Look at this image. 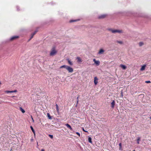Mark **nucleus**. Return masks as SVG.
Instances as JSON below:
<instances>
[{"label":"nucleus","instance_id":"obj_35","mask_svg":"<svg viewBox=\"0 0 151 151\" xmlns=\"http://www.w3.org/2000/svg\"><path fill=\"white\" fill-rule=\"evenodd\" d=\"M41 151H45V150L43 149H41Z\"/></svg>","mask_w":151,"mask_h":151},{"label":"nucleus","instance_id":"obj_1","mask_svg":"<svg viewBox=\"0 0 151 151\" xmlns=\"http://www.w3.org/2000/svg\"><path fill=\"white\" fill-rule=\"evenodd\" d=\"M65 68L69 73H72L73 72V68L68 66L66 65H63L60 67V68Z\"/></svg>","mask_w":151,"mask_h":151},{"label":"nucleus","instance_id":"obj_29","mask_svg":"<svg viewBox=\"0 0 151 151\" xmlns=\"http://www.w3.org/2000/svg\"><path fill=\"white\" fill-rule=\"evenodd\" d=\"M31 118L32 119L33 122H34V120L33 119L32 116H31Z\"/></svg>","mask_w":151,"mask_h":151},{"label":"nucleus","instance_id":"obj_37","mask_svg":"<svg viewBox=\"0 0 151 151\" xmlns=\"http://www.w3.org/2000/svg\"><path fill=\"white\" fill-rule=\"evenodd\" d=\"M1 82L0 81V86L1 85Z\"/></svg>","mask_w":151,"mask_h":151},{"label":"nucleus","instance_id":"obj_7","mask_svg":"<svg viewBox=\"0 0 151 151\" xmlns=\"http://www.w3.org/2000/svg\"><path fill=\"white\" fill-rule=\"evenodd\" d=\"M98 79L96 77H95L94 78V82L95 85H96L98 83Z\"/></svg>","mask_w":151,"mask_h":151},{"label":"nucleus","instance_id":"obj_8","mask_svg":"<svg viewBox=\"0 0 151 151\" xmlns=\"http://www.w3.org/2000/svg\"><path fill=\"white\" fill-rule=\"evenodd\" d=\"M104 52V50L103 49H101L99 51L98 53L99 54H103Z\"/></svg>","mask_w":151,"mask_h":151},{"label":"nucleus","instance_id":"obj_21","mask_svg":"<svg viewBox=\"0 0 151 151\" xmlns=\"http://www.w3.org/2000/svg\"><path fill=\"white\" fill-rule=\"evenodd\" d=\"M140 140V138L138 137L137 139V143L138 144H139V141Z\"/></svg>","mask_w":151,"mask_h":151},{"label":"nucleus","instance_id":"obj_18","mask_svg":"<svg viewBox=\"0 0 151 151\" xmlns=\"http://www.w3.org/2000/svg\"><path fill=\"white\" fill-rule=\"evenodd\" d=\"M47 116H48L49 119H51L52 118L51 116H50V114L49 113H47Z\"/></svg>","mask_w":151,"mask_h":151},{"label":"nucleus","instance_id":"obj_28","mask_svg":"<svg viewBox=\"0 0 151 151\" xmlns=\"http://www.w3.org/2000/svg\"><path fill=\"white\" fill-rule=\"evenodd\" d=\"M76 133L77 135H78L79 136H80V134L79 132H76Z\"/></svg>","mask_w":151,"mask_h":151},{"label":"nucleus","instance_id":"obj_5","mask_svg":"<svg viewBox=\"0 0 151 151\" xmlns=\"http://www.w3.org/2000/svg\"><path fill=\"white\" fill-rule=\"evenodd\" d=\"M37 32V30H36L34 32L31 34V35L30 38V39L29 40V41L34 36L36 33Z\"/></svg>","mask_w":151,"mask_h":151},{"label":"nucleus","instance_id":"obj_6","mask_svg":"<svg viewBox=\"0 0 151 151\" xmlns=\"http://www.w3.org/2000/svg\"><path fill=\"white\" fill-rule=\"evenodd\" d=\"M18 37H19L17 36H13L11 37V38L10 39V40L12 41L18 38Z\"/></svg>","mask_w":151,"mask_h":151},{"label":"nucleus","instance_id":"obj_12","mask_svg":"<svg viewBox=\"0 0 151 151\" xmlns=\"http://www.w3.org/2000/svg\"><path fill=\"white\" fill-rule=\"evenodd\" d=\"M77 61L79 63H81L82 62V60L79 57H78L77 58Z\"/></svg>","mask_w":151,"mask_h":151},{"label":"nucleus","instance_id":"obj_24","mask_svg":"<svg viewBox=\"0 0 151 151\" xmlns=\"http://www.w3.org/2000/svg\"><path fill=\"white\" fill-rule=\"evenodd\" d=\"M56 109H57V111H58L59 110L58 107V105L56 104Z\"/></svg>","mask_w":151,"mask_h":151},{"label":"nucleus","instance_id":"obj_9","mask_svg":"<svg viewBox=\"0 0 151 151\" xmlns=\"http://www.w3.org/2000/svg\"><path fill=\"white\" fill-rule=\"evenodd\" d=\"M120 67H121L123 70H125L127 68V67L125 65L122 64H121L120 65Z\"/></svg>","mask_w":151,"mask_h":151},{"label":"nucleus","instance_id":"obj_10","mask_svg":"<svg viewBox=\"0 0 151 151\" xmlns=\"http://www.w3.org/2000/svg\"><path fill=\"white\" fill-rule=\"evenodd\" d=\"M65 126L67 127H68V128H69L70 130H72V128H71V127L68 124H65Z\"/></svg>","mask_w":151,"mask_h":151},{"label":"nucleus","instance_id":"obj_13","mask_svg":"<svg viewBox=\"0 0 151 151\" xmlns=\"http://www.w3.org/2000/svg\"><path fill=\"white\" fill-rule=\"evenodd\" d=\"M79 19H74L73 20H70L69 21V22L70 23H72L74 22H76L78 21Z\"/></svg>","mask_w":151,"mask_h":151},{"label":"nucleus","instance_id":"obj_2","mask_svg":"<svg viewBox=\"0 0 151 151\" xmlns=\"http://www.w3.org/2000/svg\"><path fill=\"white\" fill-rule=\"evenodd\" d=\"M109 30L113 33H118L119 34H121L123 33V31L122 30L110 29Z\"/></svg>","mask_w":151,"mask_h":151},{"label":"nucleus","instance_id":"obj_36","mask_svg":"<svg viewBox=\"0 0 151 151\" xmlns=\"http://www.w3.org/2000/svg\"><path fill=\"white\" fill-rule=\"evenodd\" d=\"M83 130L84 132H87V131H85V130H84V129H83Z\"/></svg>","mask_w":151,"mask_h":151},{"label":"nucleus","instance_id":"obj_4","mask_svg":"<svg viewBox=\"0 0 151 151\" xmlns=\"http://www.w3.org/2000/svg\"><path fill=\"white\" fill-rule=\"evenodd\" d=\"M93 61L94 62L95 64L99 66L100 64V62L99 60H96L95 59H93Z\"/></svg>","mask_w":151,"mask_h":151},{"label":"nucleus","instance_id":"obj_22","mask_svg":"<svg viewBox=\"0 0 151 151\" xmlns=\"http://www.w3.org/2000/svg\"><path fill=\"white\" fill-rule=\"evenodd\" d=\"M68 62L69 63V64H70L71 65H73V63L70 61L69 60V59L68 60Z\"/></svg>","mask_w":151,"mask_h":151},{"label":"nucleus","instance_id":"obj_34","mask_svg":"<svg viewBox=\"0 0 151 151\" xmlns=\"http://www.w3.org/2000/svg\"><path fill=\"white\" fill-rule=\"evenodd\" d=\"M14 93L13 91H10V93Z\"/></svg>","mask_w":151,"mask_h":151},{"label":"nucleus","instance_id":"obj_30","mask_svg":"<svg viewBox=\"0 0 151 151\" xmlns=\"http://www.w3.org/2000/svg\"><path fill=\"white\" fill-rule=\"evenodd\" d=\"M14 93V92H17V91L16 90H14L13 91Z\"/></svg>","mask_w":151,"mask_h":151},{"label":"nucleus","instance_id":"obj_31","mask_svg":"<svg viewBox=\"0 0 151 151\" xmlns=\"http://www.w3.org/2000/svg\"><path fill=\"white\" fill-rule=\"evenodd\" d=\"M79 97V96H78L77 97V100H78V98ZM78 100H77V104H78Z\"/></svg>","mask_w":151,"mask_h":151},{"label":"nucleus","instance_id":"obj_38","mask_svg":"<svg viewBox=\"0 0 151 151\" xmlns=\"http://www.w3.org/2000/svg\"><path fill=\"white\" fill-rule=\"evenodd\" d=\"M150 119H151V117H150Z\"/></svg>","mask_w":151,"mask_h":151},{"label":"nucleus","instance_id":"obj_16","mask_svg":"<svg viewBox=\"0 0 151 151\" xmlns=\"http://www.w3.org/2000/svg\"><path fill=\"white\" fill-rule=\"evenodd\" d=\"M20 110L22 111L23 113H24L25 112V110L23 109L21 107L19 108Z\"/></svg>","mask_w":151,"mask_h":151},{"label":"nucleus","instance_id":"obj_14","mask_svg":"<svg viewBox=\"0 0 151 151\" xmlns=\"http://www.w3.org/2000/svg\"><path fill=\"white\" fill-rule=\"evenodd\" d=\"M115 104V101L114 100L111 103V107L112 108H114V106Z\"/></svg>","mask_w":151,"mask_h":151},{"label":"nucleus","instance_id":"obj_27","mask_svg":"<svg viewBox=\"0 0 151 151\" xmlns=\"http://www.w3.org/2000/svg\"><path fill=\"white\" fill-rule=\"evenodd\" d=\"M5 92L6 93H10V91H5Z\"/></svg>","mask_w":151,"mask_h":151},{"label":"nucleus","instance_id":"obj_15","mask_svg":"<svg viewBox=\"0 0 151 151\" xmlns=\"http://www.w3.org/2000/svg\"><path fill=\"white\" fill-rule=\"evenodd\" d=\"M88 142L91 143V144H92V139L90 137H89L88 138Z\"/></svg>","mask_w":151,"mask_h":151},{"label":"nucleus","instance_id":"obj_33","mask_svg":"<svg viewBox=\"0 0 151 151\" xmlns=\"http://www.w3.org/2000/svg\"><path fill=\"white\" fill-rule=\"evenodd\" d=\"M119 146H120V147H121L122 145H121V143H120L119 144Z\"/></svg>","mask_w":151,"mask_h":151},{"label":"nucleus","instance_id":"obj_19","mask_svg":"<svg viewBox=\"0 0 151 151\" xmlns=\"http://www.w3.org/2000/svg\"><path fill=\"white\" fill-rule=\"evenodd\" d=\"M30 128H31V130H32L33 132V133L35 135V132L34 130V129L33 127L32 126H31Z\"/></svg>","mask_w":151,"mask_h":151},{"label":"nucleus","instance_id":"obj_17","mask_svg":"<svg viewBox=\"0 0 151 151\" xmlns=\"http://www.w3.org/2000/svg\"><path fill=\"white\" fill-rule=\"evenodd\" d=\"M116 42L121 45L123 44V42L122 41L117 40L116 41Z\"/></svg>","mask_w":151,"mask_h":151},{"label":"nucleus","instance_id":"obj_23","mask_svg":"<svg viewBox=\"0 0 151 151\" xmlns=\"http://www.w3.org/2000/svg\"><path fill=\"white\" fill-rule=\"evenodd\" d=\"M49 136L51 139H52L53 138V136L52 135L49 134Z\"/></svg>","mask_w":151,"mask_h":151},{"label":"nucleus","instance_id":"obj_20","mask_svg":"<svg viewBox=\"0 0 151 151\" xmlns=\"http://www.w3.org/2000/svg\"><path fill=\"white\" fill-rule=\"evenodd\" d=\"M139 45L140 46H142L144 45V43L142 42H139Z\"/></svg>","mask_w":151,"mask_h":151},{"label":"nucleus","instance_id":"obj_25","mask_svg":"<svg viewBox=\"0 0 151 151\" xmlns=\"http://www.w3.org/2000/svg\"><path fill=\"white\" fill-rule=\"evenodd\" d=\"M105 15H102L101 17V18H105Z\"/></svg>","mask_w":151,"mask_h":151},{"label":"nucleus","instance_id":"obj_11","mask_svg":"<svg viewBox=\"0 0 151 151\" xmlns=\"http://www.w3.org/2000/svg\"><path fill=\"white\" fill-rule=\"evenodd\" d=\"M146 66V65H144L142 66L141 68L140 69V70L141 71H143L145 70V67Z\"/></svg>","mask_w":151,"mask_h":151},{"label":"nucleus","instance_id":"obj_3","mask_svg":"<svg viewBox=\"0 0 151 151\" xmlns=\"http://www.w3.org/2000/svg\"><path fill=\"white\" fill-rule=\"evenodd\" d=\"M57 52L55 48L54 47H53L51 49L50 53V55L51 56H54L56 54Z\"/></svg>","mask_w":151,"mask_h":151},{"label":"nucleus","instance_id":"obj_32","mask_svg":"<svg viewBox=\"0 0 151 151\" xmlns=\"http://www.w3.org/2000/svg\"><path fill=\"white\" fill-rule=\"evenodd\" d=\"M11 97H12V98L17 97L16 96H12Z\"/></svg>","mask_w":151,"mask_h":151},{"label":"nucleus","instance_id":"obj_26","mask_svg":"<svg viewBox=\"0 0 151 151\" xmlns=\"http://www.w3.org/2000/svg\"><path fill=\"white\" fill-rule=\"evenodd\" d=\"M145 82L147 83H151L150 81H145Z\"/></svg>","mask_w":151,"mask_h":151}]
</instances>
